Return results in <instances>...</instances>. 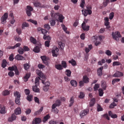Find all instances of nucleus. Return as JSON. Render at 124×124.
Here are the masks:
<instances>
[{"instance_id": "nucleus-1", "label": "nucleus", "mask_w": 124, "mask_h": 124, "mask_svg": "<svg viewBox=\"0 0 124 124\" xmlns=\"http://www.w3.org/2000/svg\"><path fill=\"white\" fill-rule=\"evenodd\" d=\"M112 35L113 38L117 41L119 39V38L121 37L120 32L118 31H116L115 32H113Z\"/></svg>"}, {"instance_id": "nucleus-2", "label": "nucleus", "mask_w": 124, "mask_h": 124, "mask_svg": "<svg viewBox=\"0 0 124 124\" xmlns=\"http://www.w3.org/2000/svg\"><path fill=\"white\" fill-rule=\"evenodd\" d=\"M36 72L38 75L42 78L43 79L42 80V83L44 84V83L46 79V77L44 75L43 73L40 70H36Z\"/></svg>"}, {"instance_id": "nucleus-3", "label": "nucleus", "mask_w": 124, "mask_h": 124, "mask_svg": "<svg viewBox=\"0 0 124 124\" xmlns=\"http://www.w3.org/2000/svg\"><path fill=\"white\" fill-rule=\"evenodd\" d=\"M14 96L16 97V98L15 101L16 104H19L20 103V98L21 96L19 93L17 91L14 93Z\"/></svg>"}, {"instance_id": "nucleus-4", "label": "nucleus", "mask_w": 124, "mask_h": 124, "mask_svg": "<svg viewBox=\"0 0 124 124\" xmlns=\"http://www.w3.org/2000/svg\"><path fill=\"white\" fill-rule=\"evenodd\" d=\"M8 17V13H4L1 18V23L4 24L6 23V20Z\"/></svg>"}, {"instance_id": "nucleus-5", "label": "nucleus", "mask_w": 124, "mask_h": 124, "mask_svg": "<svg viewBox=\"0 0 124 124\" xmlns=\"http://www.w3.org/2000/svg\"><path fill=\"white\" fill-rule=\"evenodd\" d=\"M89 112V110L88 109L82 110L80 113V116L81 118L87 115Z\"/></svg>"}, {"instance_id": "nucleus-6", "label": "nucleus", "mask_w": 124, "mask_h": 124, "mask_svg": "<svg viewBox=\"0 0 124 124\" xmlns=\"http://www.w3.org/2000/svg\"><path fill=\"white\" fill-rule=\"evenodd\" d=\"M61 102L60 100L58 99L56 100L55 103L52 105V109H54L56 107L59 106L61 105Z\"/></svg>"}, {"instance_id": "nucleus-7", "label": "nucleus", "mask_w": 124, "mask_h": 124, "mask_svg": "<svg viewBox=\"0 0 124 124\" xmlns=\"http://www.w3.org/2000/svg\"><path fill=\"white\" fill-rule=\"evenodd\" d=\"M82 14H83L84 16H86L88 14L90 15L92 13V11L91 10L85 9L84 11V9L82 10Z\"/></svg>"}, {"instance_id": "nucleus-8", "label": "nucleus", "mask_w": 124, "mask_h": 124, "mask_svg": "<svg viewBox=\"0 0 124 124\" xmlns=\"http://www.w3.org/2000/svg\"><path fill=\"white\" fill-rule=\"evenodd\" d=\"M59 51L57 47L54 48L52 50L53 56L54 57L57 56V53Z\"/></svg>"}, {"instance_id": "nucleus-9", "label": "nucleus", "mask_w": 124, "mask_h": 124, "mask_svg": "<svg viewBox=\"0 0 124 124\" xmlns=\"http://www.w3.org/2000/svg\"><path fill=\"white\" fill-rule=\"evenodd\" d=\"M82 29L84 31H88L89 30V26L88 25L86 26L85 22H83L82 24Z\"/></svg>"}, {"instance_id": "nucleus-10", "label": "nucleus", "mask_w": 124, "mask_h": 124, "mask_svg": "<svg viewBox=\"0 0 124 124\" xmlns=\"http://www.w3.org/2000/svg\"><path fill=\"white\" fill-rule=\"evenodd\" d=\"M15 59L17 60H24L25 58L23 56L19 54H17L15 57Z\"/></svg>"}, {"instance_id": "nucleus-11", "label": "nucleus", "mask_w": 124, "mask_h": 124, "mask_svg": "<svg viewBox=\"0 0 124 124\" xmlns=\"http://www.w3.org/2000/svg\"><path fill=\"white\" fill-rule=\"evenodd\" d=\"M123 76V74L122 73L119 71H117L113 75V77H118L122 76Z\"/></svg>"}, {"instance_id": "nucleus-12", "label": "nucleus", "mask_w": 124, "mask_h": 124, "mask_svg": "<svg viewBox=\"0 0 124 124\" xmlns=\"http://www.w3.org/2000/svg\"><path fill=\"white\" fill-rule=\"evenodd\" d=\"M103 67L101 66L97 70V74L99 76H101L102 75V70Z\"/></svg>"}, {"instance_id": "nucleus-13", "label": "nucleus", "mask_w": 124, "mask_h": 124, "mask_svg": "<svg viewBox=\"0 0 124 124\" xmlns=\"http://www.w3.org/2000/svg\"><path fill=\"white\" fill-rule=\"evenodd\" d=\"M21 44L20 43H16L15 45L14 46H9L8 47V48L9 49H14L16 48H17L20 46Z\"/></svg>"}, {"instance_id": "nucleus-14", "label": "nucleus", "mask_w": 124, "mask_h": 124, "mask_svg": "<svg viewBox=\"0 0 124 124\" xmlns=\"http://www.w3.org/2000/svg\"><path fill=\"white\" fill-rule=\"evenodd\" d=\"M15 112L16 114L17 115L20 114L21 113V110L20 108H17L15 110Z\"/></svg>"}, {"instance_id": "nucleus-15", "label": "nucleus", "mask_w": 124, "mask_h": 124, "mask_svg": "<svg viewBox=\"0 0 124 124\" xmlns=\"http://www.w3.org/2000/svg\"><path fill=\"white\" fill-rule=\"evenodd\" d=\"M16 118V116L14 114H12L10 117H9L8 119V121H13L15 120Z\"/></svg>"}, {"instance_id": "nucleus-16", "label": "nucleus", "mask_w": 124, "mask_h": 124, "mask_svg": "<svg viewBox=\"0 0 124 124\" xmlns=\"http://www.w3.org/2000/svg\"><path fill=\"white\" fill-rule=\"evenodd\" d=\"M89 79L86 76H84L83 77V81L85 83H88L89 82Z\"/></svg>"}, {"instance_id": "nucleus-17", "label": "nucleus", "mask_w": 124, "mask_h": 124, "mask_svg": "<svg viewBox=\"0 0 124 124\" xmlns=\"http://www.w3.org/2000/svg\"><path fill=\"white\" fill-rule=\"evenodd\" d=\"M55 67L56 69L59 70H61L63 69L62 66L60 64H56L55 65Z\"/></svg>"}, {"instance_id": "nucleus-18", "label": "nucleus", "mask_w": 124, "mask_h": 124, "mask_svg": "<svg viewBox=\"0 0 124 124\" xmlns=\"http://www.w3.org/2000/svg\"><path fill=\"white\" fill-rule=\"evenodd\" d=\"M0 108L1 109L0 110V113L1 114H5L6 111V108L4 106L0 107Z\"/></svg>"}, {"instance_id": "nucleus-19", "label": "nucleus", "mask_w": 124, "mask_h": 124, "mask_svg": "<svg viewBox=\"0 0 124 124\" xmlns=\"http://www.w3.org/2000/svg\"><path fill=\"white\" fill-rule=\"evenodd\" d=\"M95 102V99L94 98L91 99L89 104L90 107H92L94 105Z\"/></svg>"}, {"instance_id": "nucleus-20", "label": "nucleus", "mask_w": 124, "mask_h": 124, "mask_svg": "<svg viewBox=\"0 0 124 124\" xmlns=\"http://www.w3.org/2000/svg\"><path fill=\"white\" fill-rule=\"evenodd\" d=\"M30 42L34 44H36L37 43V41L33 37L31 36L30 38Z\"/></svg>"}, {"instance_id": "nucleus-21", "label": "nucleus", "mask_w": 124, "mask_h": 124, "mask_svg": "<svg viewBox=\"0 0 124 124\" xmlns=\"http://www.w3.org/2000/svg\"><path fill=\"white\" fill-rule=\"evenodd\" d=\"M33 51L35 53H39L40 51L39 47L38 46H36L33 49Z\"/></svg>"}, {"instance_id": "nucleus-22", "label": "nucleus", "mask_w": 124, "mask_h": 124, "mask_svg": "<svg viewBox=\"0 0 124 124\" xmlns=\"http://www.w3.org/2000/svg\"><path fill=\"white\" fill-rule=\"evenodd\" d=\"M10 93V91L5 90L2 92V95L4 96H6L9 95Z\"/></svg>"}, {"instance_id": "nucleus-23", "label": "nucleus", "mask_w": 124, "mask_h": 124, "mask_svg": "<svg viewBox=\"0 0 124 124\" xmlns=\"http://www.w3.org/2000/svg\"><path fill=\"white\" fill-rule=\"evenodd\" d=\"M71 85L73 86L76 87L77 85V81L74 80H71L70 82Z\"/></svg>"}, {"instance_id": "nucleus-24", "label": "nucleus", "mask_w": 124, "mask_h": 124, "mask_svg": "<svg viewBox=\"0 0 124 124\" xmlns=\"http://www.w3.org/2000/svg\"><path fill=\"white\" fill-rule=\"evenodd\" d=\"M88 47L89 48L87 47H85V51L86 53L89 52V51L92 48V45H88Z\"/></svg>"}, {"instance_id": "nucleus-25", "label": "nucleus", "mask_w": 124, "mask_h": 124, "mask_svg": "<svg viewBox=\"0 0 124 124\" xmlns=\"http://www.w3.org/2000/svg\"><path fill=\"white\" fill-rule=\"evenodd\" d=\"M69 63H71L73 66H75L76 65V63L75 60L73 59H72L71 60L69 61Z\"/></svg>"}, {"instance_id": "nucleus-26", "label": "nucleus", "mask_w": 124, "mask_h": 124, "mask_svg": "<svg viewBox=\"0 0 124 124\" xmlns=\"http://www.w3.org/2000/svg\"><path fill=\"white\" fill-rule=\"evenodd\" d=\"M37 85L35 86H33L32 87V89L33 91L36 92H39V89L37 87Z\"/></svg>"}, {"instance_id": "nucleus-27", "label": "nucleus", "mask_w": 124, "mask_h": 124, "mask_svg": "<svg viewBox=\"0 0 124 124\" xmlns=\"http://www.w3.org/2000/svg\"><path fill=\"white\" fill-rule=\"evenodd\" d=\"M30 77V75L29 74H26L25 76L23 78L24 81L25 82L27 81L28 80V79Z\"/></svg>"}, {"instance_id": "nucleus-28", "label": "nucleus", "mask_w": 124, "mask_h": 124, "mask_svg": "<svg viewBox=\"0 0 124 124\" xmlns=\"http://www.w3.org/2000/svg\"><path fill=\"white\" fill-rule=\"evenodd\" d=\"M74 102V100L73 97H72L71 98L70 100V104L69 106L71 107L73 105V104Z\"/></svg>"}, {"instance_id": "nucleus-29", "label": "nucleus", "mask_w": 124, "mask_h": 124, "mask_svg": "<svg viewBox=\"0 0 124 124\" xmlns=\"http://www.w3.org/2000/svg\"><path fill=\"white\" fill-rule=\"evenodd\" d=\"M101 87L104 90H105L106 87V84L105 82H101Z\"/></svg>"}, {"instance_id": "nucleus-30", "label": "nucleus", "mask_w": 124, "mask_h": 124, "mask_svg": "<svg viewBox=\"0 0 124 124\" xmlns=\"http://www.w3.org/2000/svg\"><path fill=\"white\" fill-rule=\"evenodd\" d=\"M58 45L61 49H63L65 46V44L62 42H59Z\"/></svg>"}, {"instance_id": "nucleus-31", "label": "nucleus", "mask_w": 124, "mask_h": 124, "mask_svg": "<svg viewBox=\"0 0 124 124\" xmlns=\"http://www.w3.org/2000/svg\"><path fill=\"white\" fill-rule=\"evenodd\" d=\"M61 65L63 68H66L67 67V63L65 61H62L61 62Z\"/></svg>"}, {"instance_id": "nucleus-32", "label": "nucleus", "mask_w": 124, "mask_h": 124, "mask_svg": "<svg viewBox=\"0 0 124 124\" xmlns=\"http://www.w3.org/2000/svg\"><path fill=\"white\" fill-rule=\"evenodd\" d=\"M17 67L16 65H14L12 67H9L8 68V70H9L13 71L15 70L16 69Z\"/></svg>"}, {"instance_id": "nucleus-33", "label": "nucleus", "mask_w": 124, "mask_h": 124, "mask_svg": "<svg viewBox=\"0 0 124 124\" xmlns=\"http://www.w3.org/2000/svg\"><path fill=\"white\" fill-rule=\"evenodd\" d=\"M41 118H36L35 120V124H39L41 122Z\"/></svg>"}, {"instance_id": "nucleus-34", "label": "nucleus", "mask_w": 124, "mask_h": 124, "mask_svg": "<svg viewBox=\"0 0 124 124\" xmlns=\"http://www.w3.org/2000/svg\"><path fill=\"white\" fill-rule=\"evenodd\" d=\"M64 18V17L61 14L59 15V21L60 22H63V20Z\"/></svg>"}, {"instance_id": "nucleus-35", "label": "nucleus", "mask_w": 124, "mask_h": 124, "mask_svg": "<svg viewBox=\"0 0 124 124\" xmlns=\"http://www.w3.org/2000/svg\"><path fill=\"white\" fill-rule=\"evenodd\" d=\"M121 65V63L118 61H115L113 62V66L114 67L116 66H118Z\"/></svg>"}, {"instance_id": "nucleus-36", "label": "nucleus", "mask_w": 124, "mask_h": 124, "mask_svg": "<svg viewBox=\"0 0 124 124\" xmlns=\"http://www.w3.org/2000/svg\"><path fill=\"white\" fill-rule=\"evenodd\" d=\"M50 117V116L48 114L45 116L43 120L44 122H45Z\"/></svg>"}, {"instance_id": "nucleus-37", "label": "nucleus", "mask_w": 124, "mask_h": 124, "mask_svg": "<svg viewBox=\"0 0 124 124\" xmlns=\"http://www.w3.org/2000/svg\"><path fill=\"white\" fill-rule=\"evenodd\" d=\"M43 110V107H41L40 109L37 111L35 112L34 113V115H37L39 114Z\"/></svg>"}, {"instance_id": "nucleus-38", "label": "nucleus", "mask_w": 124, "mask_h": 124, "mask_svg": "<svg viewBox=\"0 0 124 124\" xmlns=\"http://www.w3.org/2000/svg\"><path fill=\"white\" fill-rule=\"evenodd\" d=\"M71 72L69 70H67L65 71V74L68 77H70Z\"/></svg>"}, {"instance_id": "nucleus-39", "label": "nucleus", "mask_w": 124, "mask_h": 124, "mask_svg": "<svg viewBox=\"0 0 124 124\" xmlns=\"http://www.w3.org/2000/svg\"><path fill=\"white\" fill-rule=\"evenodd\" d=\"M18 52L20 54H23L24 51L23 48L21 47H19V49L18 50Z\"/></svg>"}, {"instance_id": "nucleus-40", "label": "nucleus", "mask_w": 124, "mask_h": 124, "mask_svg": "<svg viewBox=\"0 0 124 124\" xmlns=\"http://www.w3.org/2000/svg\"><path fill=\"white\" fill-rule=\"evenodd\" d=\"M7 62L6 60L5 59L3 60L2 63V66L3 68H4L7 66Z\"/></svg>"}, {"instance_id": "nucleus-41", "label": "nucleus", "mask_w": 124, "mask_h": 124, "mask_svg": "<svg viewBox=\"0 0 124 124\" xmlns=\"http://www.w3.org/2000/svg\"><path fill=\"white\" fill-rule=\"evenodd\" d=\"M43 39H44L50 40L51 39V38L49 35L46 36V35H45L44 36Z\"/></svg>"}, {"instance_id": "nucleus-42", "label": "nucleus", "mask_w": 124, "mask_h": 124, "mask_svg": "<svg viewBox=\"0 0 124 124\" xmlns=\"http://www.w3.org/2000/svg\"><path fill=\"white\" fill-rule=\"evenodd\" d=\"M59 123V121H58L51 120L49 122L50 124H56Z\"/></svg>"}, {"instance_id": "nucleus-43", "label": "nucleus", "mask_w": 124, "mask_h": 124, "mask_svg": "<svg viewBox=\"0 0 124 124\" xmlns=\"http://www.w3.org/2000/svg\"><path fill=\"white\" fill-rule=\"evenodd\" d=\"M120 81V79L118 78H115L112 81V84L114 85L116 82H119Z\"/></svg>"}, {"instance_id": "nucleus-44", "label": "nucleus", "mask_w": 124, "mask_h": 124, "mask_svg": "<svg viewBox=\"0 0 124 124\" xmlns=\"http://www.w3.org/2000/svg\"><path fill=\"white\" fill-rule=\"evenodd\" d=\"M24 69L26 70H27L29 68L30 66L28 63H26L24 64Z\"/></svg>"}, {"instance_id": "nucleus-45", "label": "nucleus", "mask_w": 124, "mask_h": 124, "mask_svg": "<svg viewBox=\"0 0 124 124\" xmlns=\"http://www.w3.org/2000/svg\"><path fill=\"white\" fill-rule=\"evenodd\" d=\"M40 79V78L39 77L36 78H35V85H38L39 83V79Z\"/></svg>"}, {"instance_id": "nucleus-46", "label": "nucleus", "mask_w": 124, "mask_h": 124, "mask_svg": "<svg viewBox=\"0 0 124 124\" xmlns=\"http://www.w3.org/2000/svg\"><path fill=\"white\" fill-rule=\"evenodd\" d=\"M109 2L110 1L108 0H106L105 1L103 2V6L104 7L106 6Z\"/></svg>"}, {"instance_id": "nucleus-47", "label": "nucleus", "mask_w": 124, "mask_h": 124, "mask_svg": "<svg viewBox=\"0 0 124 124\" xmlns=\"http://www.w3.org/2000/svg\"><path fill=\"white\" fill-rule=\"evenodd\" d=\"M34 6L36 7H41V4L40 3L38 2H34L33 3Z\"/></svg>"}, {"instance_id": "nucleus-48", "label": "nucleus", "mask_w": 124, "mask_h": 124, "mask_svg": "<svg viewBox=\"0 0 124 124\" xmlns=\"http://www.w3.org/2000/svg\"><path fill=\"white\" fill-rule=\"evenodd\" d=\"M85 4V0H81V2L80 6L82 8H83L84 7V4Z\"/></svg>"}, {"instance_id": "nucleus-49", "label": "nucleus", "mask_w": 124, "mask_h": 124, "mask_svg": "<svg viewBox=\"0 0 124 124\" xmlns=\"http://www.w3.org/2000/svg\"><path fill=\"white\" fill-rule=\"evenodd\" d=\"M105 53L108 55L110 56L111 55L112 52L109 50H107L106 51Z\"/></svg>"}, {"instance_id": "nucleus-50", "label": "nucleus", "mask_w": 124, "mask_h": 124, "mask_svg": "<svg viewBox=\"0 0 124 124\" xmlns=\"http://www.w3.org/2000/svg\"><path fill=\"white\" fill-rule=\"evenodd\" d=\"M32 97V95H28L27 97V99L29 101H30L32 100L31 99Z\"/></svg>"}, {"instance_id": "nucleus-51", "label": "nucleus", "mask_w": 124, "mask_h": 124, "mask_svg": "<svg viewBox=\"0 0 124 124\" xmlns=\"http://www.w3.org/2000/svg\"><path fill=\"white\" fill-rule=\"evenodd\" d=\"M105 25L106 26V28L108 29L110 27L109 25V22H105Z\"/></svg>"}, {"instance_id": "nucleus-52", "label": "nucleus", "mask_w": 124, "mask_h": 124, "mask_svg": "<svg viewBox=\"0 0 124 124\" xmlns=\"http://www.w3.org/2000/svg\"><path fill=\"white\" fill-rule=\"evenodd\" d=\"M44 28L48 30H49L50 28V25L48 24H46L44 25Z\"/></svg>"}, {"instance_id": "nucleus-53", "label": "nucleus", "mask_w": 124, "mask_h": 124, "mask_svg": "<svg viewBox=\"0 0 124 124\" xmlns=\"http://www.w3.org/2000/svg\"><path fill=\"white\" fill-rule=\"evenodd\" d=\"M22 48L24 51H28L30 50V49L28 47L25 46H24Z\"/></svg>"}, {"instance_id": "nucleus-54", "label": "nucleus", "mask_w": 124, "mask_h": 124, "mask_svg": "<svg viewBox=\"0 0 124 124\" xmlns=\"http://www.w3.org/2000/svg\"><path fill=\"white\" fill-rule=\"evenodd\" d=\"M114 15V13L113 12H111L109 15V18L110 20H112L113 18Z\"/></svg>"}, {"instance_id": "nucleus-55", "label": "nucleus", "mask_w": 124, "mask_h": 124, "mask_svg": "<svg viewBox=\"0 0 124 124\" xmlns=\"http://www.w3.org/2000/svg\"><path fill=\"white\" fill-rule=\"evenodd\" d=\"M85 96V94L83 92H81L80 93V95L79 96V98L82 99Z\"/></svg>"}, {"instance_id": "nucleus-56", "label": "nucleus", "mask_w": 124, "mask_h": 124, "mask_svg": "<svg viewBox=\"0 0 124 124\" xmlns=\"http://www.w3.org/2000/svg\"><path fill=\"white\" fill-rule=\"evenodd\" d=\"M99 95L100 96H102L103 95V92L101 89H99Z\"/></svg>"}, {"instance_id": "nucleus-57", "label": "nucleus", "mask_w": 124, "mask_h": 124, "mask_svg": "<svg viewBox=\"0 0 124 124\" xmlns=\"http://www.w3.org/2000/svg\"><path fill=\"white\" fill-rule=\"evenodd\" d=\"M51 25L52 26H54L55 23V20L54 19H52V20L50 21Z\"/></svg>"}, {"instance_id": "nucleus-58", "label": "nucleus", "mask_w": 124, "mask_h": 124, "mask_svg": "<svg viewBox=\"0 0 124 124\" xmlns=\"http://www.w3.org/2000/svg\"><path fill=\"white\" fill-rule=\"evenodd\" d=\"M28 21L31 22L35 25H37V22L36 21L31 19H30L28 20Z\"/></svg>"}, {"instance_id": "nucleus-59", "label": "nucleus", "mask_w": 124, "mask_h": 124, "mask_svg": "<svg viewBox=\"0 0 124 124\" xmlns=\"http://www.w3.org/2000/svg\"><path fill=\"white\" fill-rule=\"evenodd\" d=\"M29 26V24L26 23H23L22 24V28H24V27H27Z\"/></svg>"}, {"instance_id": "nucleus-60", "label": "nucleus", "mask_w": 124, "mask_h": 124, "mask_svg": "<svg viewBox=\"0 0 124 124\" xmlns=\"http://www.w3.org/2000/svg\"><path fill=\"white\" fill-rule=\"evenodd\" d=\"M102 108L101 107V106L99 104H98L97 106V110L98 111H102Z\"/></svg>"}, {"instance_id": "nucleus-61", "label": "nucleus", "mask_w": 124, "mask_h": 124, "mask_svg": "<svg viewBox=\"0 0 124 124\" xmlns=\"http://www.w3.org/2000/svg\"><path fill=\"white\" fill-rule=\"evenodd\" d=\"M116 105V104L115 102H113L112 104H111L109 106V108H113Z\"/></svg>"}, {"instance_id": "nucleus-62", "label": "nucleus", "mask_w": 124, "mask_h": 124, "mask_svg": "<svg viewBox=\"0 0 124 124\" xmlns=\"http://www.w3.org/2000/svg\"><path fill=\"white\" fill-rule=\"evenodd\" d=\"M102 116L103 117H104V118H106L108 120H110V118L107 113L104 114Z\"/></svg>"}, {"instance_id": "nucleus-63", "label": "nucleus", "mask_w": 124, "mask_h": 124, "mask_svg": "<svg viewBox=\"0 0 124 124\" xmlns=\"http://www.w3.org/2000/svg\"><path fill=\"white\" fill-rule=\"evenodd\" d=\"M99 85L97 84H96L94 87V89L95 91L98 90V88L99 87Z\"/></svg>"}, {"instance_id": "nucleus-64", "label": "nucleus", "mask_w": 124, "mask_h": 124, "mask_svg": "<svg viewBox=\"0 0 124 124\" xmlns=\"http://www.w3.org/2000/svg\"><path fill=\"white\" fill-rule=\"evenodd\" d=\"M31 110L30 108H27L26 109V111L25 112V113L26 115L29 114L31 113Z\"/></svg>"}]
</instances>
